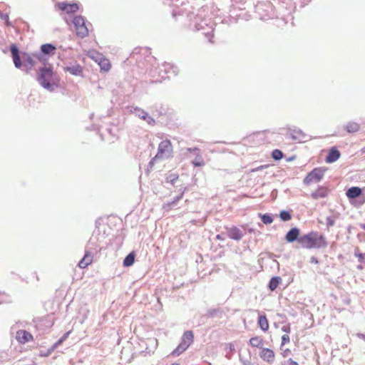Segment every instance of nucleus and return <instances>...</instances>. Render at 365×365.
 <instances>
[{
    "mask_svg": "<svg viewBox=\"0 0 365 365\" xmlns=\"http://www.w3.org/2000/svg\"><path fill=\"white\" fill-rule=\"evenodd\" d=\"M261 219H262V221L263 222V223H264L266 225L271 224L273 221L272 217L268 215H262Z\"/></svg>",
    "mask_w": 365,
    "mask_h": 365,
    "instance_id": "2f4dec72",
    "label": "nucleus"
},
{
    "mask_svg": "<svg viewBox=\"0 0 365 365\" xmlns=\"http://www.w3.org/2000/svg\"><path fill=\"white\" fill-rule=\"evenodd\" d=\"M359 257L360 258H361V257H362V255H361V254L359 255Z\"/></svg>",
    "mask_w": 365,
    "mask_h": 365,
    "instance_id": "79ce46f5",
    "label": "nucleus"
},
{
    "mask_svg": "<svg viewBox=\"0 0 365 365\" xmlns=\"http://www.w3.org/2000/svg\"><path fill=\"white\" fill-rule=\"evenodd\" d=\"M272 156L274 160H279L283 158V153L280 150L275 149L273 150Z\"/></svg>",
    "mask_w": 365,
    "mask_h": 365,
    "instance_id": "cd10ccee",
    "label": "nucleus"
},
{
    "mask_svg": "<svg viewBox=\"0 0 365 365\" xmlns=\"http://www.w3.org/2000/svg\"><path fill=\"white\" fill-rule=\"evenodd\" d=\"M263 343L262 337L259 336H253L249 341L250 346L255 348H262Z\"/></svg>",
    "mask_w": 365,
    "mask_h": 365,
    "instance_id": "6ab92c4d",
    "label": "nucleus"
},
{
    "mask_svg": "<svg viewBox=\"0 0 365 365\" xmlns=\"http://www.w3.org/2000/svg\"><path fill=\"white\" fill-rule=\"evenodd\" d=\"M97 61L99 66L101 67V71L106 72L110 69L111 64L108 58L101 57Z\"/></svg>",
    "mask_w": 365,
    "mask_h": 365,
    "instance_id": "a211bd4d",
    "label": "nucleus"
},
{
    "mask_svg": "<svg viewBox=\"0 0 365 365\" xmlns=\"http://www.w3.org/2000/svg\"><path fill=\"white\" fill-rule=\"evenodd\" d=\"M324 170L322 168H314L304 179L305 184H310L313 182H319L324 175Z\"/></svg>",
    "mask_w": 365,
    "mask_h": 365,
    "instance_id": "39448f33",
    "label": "nucleus"
},
{
    "mask_svg": "<svg viewBox=\"0 0 365 365\" xmlns=\"http://www.w3.org/2000/svg\"><path fill=\"white\" fill-rule=\"evenodd\" d=\"M282 279L279 277H272L269 283V288L271 291L275 290L281 282Z\"/></svg>",
    "mask_w": 365,
    "mask_h": 365,
    "instance_id": "393cba45",
    "label": "nucleus"
},
{
    "mask_svg": "<svg viewBox=\"0 0 365 365\" xmlns=\"http://www.w3.org/2000/svg\"><path fill=\"white\" fill-rule=\"evenodd\" d=\"M260 357L268 363H272L274 360V353L273 350L268 348H263L260 353Z\"/></svg>",
    "mask_w": 365,
    "mask_h": 365,
    "instance_id": "1a4fd4ad",
    "label": "nucleus"
},
{
    "mask_svg": "<svg viewBox=\"0 0 365 365\" xmlns=\"http://www.w3.org/2000/svg\"><path fill=\"white\" fill-rule=\"evenodd\" d=\"M279 216H280V218L283 221H288V220H291V218H292V216H291L290 213L289 212H287V211H285V210L282 211L280 212Z\"/></svg>",
    "mask_w": 365,
    "mask_h": 365,
    "instance_id": "7c9ffc66",
    "label": "nucleus"
},
{
    "mask_svg": "<svg viewBox=\"0 0 365 365\" xmlns=\"http://www.w3.org/2000/svg\"><path fill=\"white\" fill-rule=\"evenodd\" d=\"M258 324L260 329L264 331H267L269 329V325L265 315H261L259 317Z\"/></svg>",
    "mask_w": 365,
    "mask_h": 365,
    "instance_id": "412c9836",
    "label": "nucleus"
},
{
    "mask_svg": "<svg viewBox=\"0 0 365 365\" xmlns=\"http://www.w3.org/2000/svg\"><path fill=\"white\" fill-rule=\"evenodd\" d=\"M362 190L359 187H351L349 188L346 192V195L348 199L351 201L361 195Z\"/></svg>",
    "mask_w": 365,
    "mask_h": 365,
    "instance_id": "4468645a",
    "label": "nucleus"
},
{
    "mask_svg": "<svg viewBox=\"0 0 365 365\" xmlns=\"http://www.w3.org/2000/svg\"><path fill=\"white\" fill-rule=\"evenodd\" d=\"M135 262V255L133 252H130L128 255L125 257L123 260V266L124 267H130Z\"/></svg>",
    "mask_w": 365,
    "mask_h": 365,
    "instance_id": "a878e982",
    "label": "nucleus"
},
{
    "mask_svg": "<svg viewBox=\"0 0 365 365\" xmlns=\"http://www.w3.org/2000/svg\"><path fill=\"white\" fill-rule=\"evenodd\" d=\"M41 50L44 54H50L54 53L56 47L52 44L46 43L41 46Z\"/></svg>",
    "mask_w": 365,
    "mask_h": 365,
    "instance_id": "b1692460",
    "label": "nucleus"
},
{
    "mask_svg": "<svg viewBox=\"0 0 365 365\" xmlns=\"http://www.w3.org/2000/svg\"><path fill=\"white\" fill-rule=\"evenodd\" d=\"M11 52L12 54V58H13L14 63L15 66L18 68H21V61L20 56L19 54V49L15 44H12L11 46Z\"/></svg>",
    "mask_w": 365,
    "mask_h": 365,
    "instance_id": "ddd939ff",
    "label": "nucleus"
},
{
    "mask_svg": "<svg viewBox=\"0 0 365 365\" xmlns=\"http://www.w3.org/2000/svg\"><path fill=\"white\" fill-rule=\"evenodd\" d=\"M312 262H314V263H316V264H317V263H318V260H317L315 257H312Z\"/></svg>",
    "mask_w": 365,
    "mask_h": 365,
    "instance_id": "4c0bfd02",
    "label": "nucleus"
},
{
    "mask_svg": "<svg viewBox=\"0 0 365 365\" xmlns=\"http://www.w3.org/2000/svg\"><path fill=\"white\" fill-rule=\"evenodd\" d=\"M282 330L284 331V332H286V333H289L290 331H291V328H290V326L289 324H287V325H284L282 327Z\"/></svg>",
    "mask_w": 365,
    "mask_h": 365,
    "instance_id": "c9c22d12",
    "label": "nucleus"
},
{
    "mask_svg": "<svg viewBox=\"0 0 365 365\" xmlns=\"http://www.w3.org/2000/svg\"><path fill=\"white\" fill-rule=\"evenodd\" d=\"M341 156L340 152L337 150L336 147H332L326 157V162L328 163H331L336 161Z\"/></svg>",
    "mask_w": 365,
    "mask_h": 365,
    "instance_id": "f8f14e48",
    "label": "nucleus"
},
{
    "mask_svg": "<svg viewBox=\"0 0 365 365\" xmlns=\"http://www.w3.org/2000/svg\"><path fill=\"white\" fill-rule=\"evenodd\" d=\"M187 151L194 152L196 153V158L194 160L192 161V165L195 167H202L205 165L203 158L200 155V150L197 148H187Z\"/></svg>",
    "mask_w": 365,
    "mask_h": 365,
    "instance_id": "9b49d317",
    "label": "nucleus"
},
{
    "mask_svg": "<svg viewBox=\"0 0 365 365\" xmlns=\"http://www.w3.org/2000/svg\"><path fill=\"white\" fill-rule=\"evenodd\" d=\"M58 9L65 11L66 14H75L79 9V6L76 3L59 2L56 4Z\"/></svg>",
    "mask_w": 365,
    "mask_h": 365,
    "instance_id": "423d86ee",
    "label": "nucleus"
},
{
    "mask_svg": "<svg viewBox=\"0 0 365 365\" xmlns=\"http://www.w3.org/2000/svg\"><path fill=\"white\" fill-rule=\"evenodd\" d=\"M228 236L231 239L239 240L242 238V235L237 227H232L228 230Z\"/></svg>",
    "mask_w": 365,
    "mask_h": 365,
    "instance_id": "aec40b11",
    "label": "nucleus"
},
{
    "mask_svg": "<svg viewBox=\"0 0 365 365\" xmlns=\"http://www.w3.org/2000/svg\"><path fill=\"white\" fill-rule=\"evenodd\" d=\"M16 340L22 344L31 341L34 339L33 335L26 330H19L16 334Z\"/></svg>",
    "mask_w": 365,
    "mask_h": 365,
    "instance_id": "0eeeda50",
    "label": "nucleus"
},
{
    "mask_svg": "<svg viewBox=\"0 0 365 365\" xmlns=\"http://www.w3.org/2000/svg\"><path fill=\"white\" fill-rule=\"evenodd\" d=\"M298 243L301 247L307 250L319 249L327 245L324 236L316 231L310 232L299 237Z\"/></svg>",
    "mask_w": 365,
    "mask_h": 365,
    "instance_id": "f257e3e1",
    "label": "nucleus"
},
{
    "mask_svg": "<svg viewBox=\"0 0 365 365\" xmlns=\"http://www.w3.org/2000/svg\"><path fill=\"white\" fill-rule=\"evenodd\" d=\"M93 256L89 252H86L83 256V257L81 259V260L78 263V267L81 269H84L87 267L88 265L92 264L93 262Z\"/></svg>",
    "mask_w": 365,
    "mask_h": 365,
    "instance_id": "dca6fc26",
    "label": "nucleus"
},
{
    "mask_svg": "<svg viewBox=\"0 0 365 365\" xmlns=\"http://www.w3.org/2000/svg\"><path fill=\"white\" fill-rule=\"evenodd\" d=\"M170 365H180V364H178V363H173V364H170Z\"/></svg>",
    "mask_w": 365,
    "mask_h": 365,
    "instance_id": "a19ab883",
    "label": "nucleus"
},
{
    "mask_svg": "<svg viewBox=\"0 0 365 365\" xmlns=\"http://www.w3.org/2000/svg\"><path fill=\"white\" fill-rule=\"evenodd\" d=\"M360 126L357 123L349 122L346 124L345 129L348 133H354L359 130Z\"/></svg>",
    "mask_w": 365,
    "mask_h": 365,
    "instance_id": "5701e85b",
    "label": "nucleus"
},
{
    "mask_svg": "<svg viewBox=\"0 0 365 365\" xmlns=\"http://www.w3.org/2000/svg\"><path fill=\"white\" fill-rule=\"evenodd\" d=\"M173 145L169 140H163L158 145V153L150 161V164L158 159L168 158L173 153Z\"/></svg>",
    "mask_w": 365,
    "mask_h": 365,
    "instance_id": "f03ea898",
    "label": "nucleus"
},
{
    "mask_svg": "<svg viewBox=\"0 0 365 365\" xmlns=\"http://www.w3.org/2000/svg\"><path fill=\"white\" fill-rule=\"evenodd\" d=\"M328 195V189L325 187H319L317 190L311 194L313 199L324 198Z\"/></svg>",
    "mask_w": 365,
    "mask_h": 365,
    "instance_id": "f3484780",
    "label": "nucleus"
},
{
    "mask_svg": "<svg viewBox=\"0 0 365 365\" xmlns=\"http://www.w3.org/2000/svg\"><path fill=\"white\" fill-rule=\"evenodd\" d=\"M142 115L139 114L140 117H141L144 120H146L148 123H154V120L151 117L148 116L147 113H145L144 112H142Z\"/></svg>",
    "mask_w": 365,
    "mask_h": 365,
    "instance_id": "473e14b6",
    "label": "nucleus"
},
{
    "mask_svg": "<svg viewBox=\"0 0 365 365\" xmlns=\"http://www.w3.org/2000/svg\"><path fill=\"white\" fill-rule=\"evenodd\" d=\"M299 238V230L297 227L292 228L286 235L285 239L288 242L298 241Z\"/></svg>",
    "mask_w": 365,
    "mask_h": 365,
    "instance_id": "2eb2a0df",
    "label": "nucleus"
},
{
    "mask_svg": "<svg viewBox=\"0 0 365 365\" xmlns=\"http://www.w3.org/2000/svg\"><path fill=\"white\" fill-rule=\"evenodd\" d=\"M182 195H183V192H182L180 193V195L179 196H178L174 200H173L172 202H167V203H165L163 205V209L165 210V211H170V210H172V208L173 207V206H175L176 205V202L180 200L182 197Z\"/></svg>",
    "mask_w": 365,
    "mask_h": 365,
    "instance_id": "4be33fe9",
    "label": "nucleus"
},
{
    "mask_svg": "<svg viewBox=\"0 0 365 365\" xmlns=\"http://www.w3.org/2000/svg\"><path fill=\"white\" fill-rule=\"evenodd\" d=\"M53 74V73L51 69L48 68H43L40 70L38 81L45 88L51 89Z\"/></svg>",
    "mask_w": 365,
    "mask_h": 365,
    "instance_id": "7ed1b4c3",
    "label": "nucleus"
},
{
    "mask_svg": "<svg viewBox=\"0 0 365 365\" xmlns=\"http://www.w3.org/2000/svg\"><path fill=\"white\" fill-rule=\"evenodd\" d=\"M186 349L187 348L184 347V346L180 343V344L176 347V349L172 351L171 355L174 356H179L180 354L183 353Z\"/></svg>",
    "mask_w": 365,
    "mask_h": 365,
    "instance_id": "bb28decb",
    "label": "nucleus"
},
{
    "mask_svg": "<svg viewBox=\"0 0 365 365\" xmlns=\"http://www.w3.org/2000/svg\"><path fill=\"white\" fill-rule=\"evenodd\" d=\"M23 58H24V61L29 63L30 65H31V66L34 65V61L30 56L25 54Z\"/></svg>",
    "mask_w": 365,
    "mask_h": 365,
    "instance_id": "72a5a7b5",
    "label": "nucleus"
},
{
    "mask_svg": "<svg viewBox=\"0 0 365 365\" xmlns=\"http://www.w3.org/2000/svg\"><path fill=\"white\" fill-rule=\"evenodd\" d=\"M73 23L75 26L76 35L81 38H84L88 34V29H87L84 19L81 16H77L73 18Z\"/></svg>",
    "mask_w": 365,
    "mask_h": 365,
    "instance_id": "20e7f679",
    "label": "nucleus"
},
{
    "mask_svg": "<svg viewBox=\"0 0 365 365\" xmlns=\"http://www.w3.org/2000/svg\"><path fill=\"white\" fill-rule=\"evenodd\" d=\"M289 341H290V339H289V336L288 334H284L282 336V345L289 343Z\"/></svg>",
    "mask_w": 365,
    "mask_h": 365,
    "instance_id": "f704fd0d",
    "label": "nucleus"
},
{
    "mask_svg": "<svg viewBox=\"0 0 365 365\" xmlns=\"http://www.w3.org/2000/svg\"><path fill=\"white\" fill-rule=\"evenodd\" d=\"M64 71L70 73L73 76H81L83 72V67L77 63H73L64 67Z\"/></svg>",
    "mask_w": 365,
    "mask_h": 365,
    "instance_id": "6e6552de",
    "label": "nucleus"
},
{
    "mask_svg": "<svg viewBox=\"0 0 365 365\" xmlns=\"http://www.w3.org/2000/svg\"><path fill=\"white\" fill-rule=\"evenodd\" d=\"M179 178L177 173H170L167 176L166 180L168 182L173 184Z\"/></svg>",
    "mask_w": 365,
    "mask_h": 365,
    "instance_id": "c85d7f7f",
    "label": "nucleus"
},
{
    "mask_svg": "<svg viewBox=\"0 0 365 365\" xmlns=\"http://www.w3.org/2000/svg\"><path fill=\"white\" fill-rule=\"evenodd\" d=\"M71 333V331H67L59 339L58 341H56L54 344V347H57L58 346L61 345L69 336Z\"/></svg>",
    "mask_w": 365,
    "mask_h": 365,
    "instance_id": "c756f323",
    "label": "nucleus"
},
{
    "mask_svg": "<svg viewBox=\"0 0 365 365\" xmlns=\"http://www.w3.org/2000/svg\"><path fill=\"white\" fill-rule=\"evenodd\" d=\"M194 334L192 331H186L182 336L180 344L185 348H188L193 342Z\"/></svg>",
    "mask_w": 365,
    "mask_h": 365,
    "instance_id": "9d476101",
    "label": "nucleus"
},
{
    "mask_svg": "<svg viewBox=\"0 0 365 365\" xmlns=\"http://www.w3.org/2000/svg\"><path fill=\"white\" fill-rule=\"evenodd\" d=\"M216 239H217V240H222V236H221L220 235H217L216 236Z\"/></svg>",
    "mask_w": 365,
    "mask_h": 365,
    "instance_id": "58836bf2",
    "label": "nucleus"
},
{
    "mask_svg": "<svg viewBox=\"0 0 365 365\" xmlns=\"http://www.w3.org/2000/svg\"><path fill=\"white\" fill-rule=\"evenodd\" d=\"M36 57V58H38V60H41V57L38 56V55H36L35 56Z\"/></svg>",
    "mask_w": 365,
    "mask_h": 365,
    "instance_id": "ea45409f",
    "label": "nucleus"
},
{
    "mask_svg": "<svg viewBox=\"0 0 365 365\" xmlns=\"http://www.w3.org/2000/svg\"><path fill=\"white\" fill-rule=\"evenodd\" d=\"M287 363H288L287 365H298L297 362L293 361L291 359L288 360Z\"/></svg>",
    "mask_w": 365,
    "mask_h": 365,
    "instance_id": "e433bc0d",
    "label": "nucleus"
}]
</instances>
